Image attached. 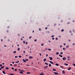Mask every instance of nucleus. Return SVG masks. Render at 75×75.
Here are the masks:
<instances>
[{
	"mask_svg": "<svg viewBox=\"0 0 75 75\" xmlns=\"http://www.w3.org/2000/svg\"><path fill=\"white\" fill-rule=\"evenodd\" d=\"M30 74V72H27V74Z\"/></svg>",
	"mask_w": 75,
	"mask_h": 75,
	"instance_id": "16",
	"label": "nucleus"
},
{
	"mask_svg": "<svg viewBox=\"0 0 75 75\" xmlns=\"http://www.w3.org/2000/svg\"><path fill=\"white\" fill-rule=\"evenodd\" d=\"M23 53H25V51H23Z\"/></svg>",
	"mask_w": 75,
	"mask_h": 75,
	"instance_id": "59",
	"label": "nucleus"
},
{
	"mask_svg": "<svg viewBox=\"0 0 75 75\" xmlns=\"http://www.w3.org/2000/svg\"><path fill=\"white\" fill-rule=\"evenodd\" d=\"M17 69H15V71H17Z\"/></svg>",
	"mask_w": 75,
	"mask_h": 75,
	"instance_id": "62",
	"label": "nucleus"
},
{
	"mask_svg": "<svg viewBox=\"0 0 75 75\" xmlns=\"http://www.w3.org/2000/svg\"><path fill=\"white\" fill-rule=\"evenodd\" d=\"M45 64H46L47 65H48V64L47 62L45 63Z\"/></svg>",
	"mask_w": 75,
	"mask_h": 75,
	"instance_id": "18",
	"label": "nucleus"
},
{
	"mask_svg": "<svg viewBox=\"0 0 75 75\" xmlns=\"http://www.w3.org/2000/svg\"><path fill=\"white\" fill-rule=\"evenodd\" d=\"M62 46V45H60V48H61Z\"/></svg>",
	"mask_w": 75,
	"mask_h": 75,
	"instance_id": "38",
	"label": "nucleus"
},
{
	"mask_svg": "<svg viewBox=\"0 0 75 75\" xmlns=\"http://www.w3.org/2000/svg\"><path fill=\"white\" fill-rule=\"evenodd\" d=\"M22 72V71H20V72H19V73L20 74H21Z\"/></svg>",
	"mask_w": 75,
	"mask_h": 75,
	"instance_id": "53",
	"label": "nucleus"
},
{
	"mask_svg": "<svg viewBox=\"0 0 75 75\" xmlns=\"http://www.w3.org/2000/svg\"><path fill=\"white\" fill-rule=\"evenodd\" d=\"M54 74L55 75H57L58 74V73H57L56 72H54Z\"/></svg>",
	"mask_w": 75,
	"mask_h": 75,
	"instance_id": "8",
	"label": "nucleus"
},
{
	"mask_svg": "<svg viewBox=\"0 0 75 75\" xmlns=\"http://www.w3.org/2000/svg\"><path fill=\"white\" fill-rule=\"evenodd\" d=\"M23 43L24 44V43H25V42L24 41H23Z\"/></svg>",
	"mask_w": 75,
	"mask_h": 75,
	"instance_id": "45",
	"label": "nucleus"
},
{
	"mask_svg": "<svg viewBox=\"0 0 75 75\" xmlns=\"http://www.w3.org/2000/svg\"><path fill=\"white\" fill-rule=\"evenodd\" d=\"M49 62H50V63L51 64H54V63L52 62L51 61H49Z\"/></svg>",
	"mask_w": 75,
	"mask_h": 75,
	"instance_id": "2",
	"label": "nucleus"
},
{
	"mask_svg": "<svg viewBox=\"0 0 75 75\" xmlns=\"http://www.w3.org/2000/svg\"><path fill=\"white\" fill-rule=\"evenodd\" d=\"M22 71L23 72H25V71H23V70H21V71Z\"/></svg>",
	"mask_w": 75,
	"mask_h": 75,
	"instance_id": "43",
	"label": "nucleus"
},
{
	"mask_svg": "<svg viewBox=\"0 0 75 75\" xmlns=\"http://www.w3.org/2000/svg\"><path fill=\"white\" fill-rule=\"evenodd\" d=\"M47 28H48L47 27L45 28V29H47Z\"/></svg>",
	"mask_w": 75,
	"mask_h": 75,
	"instance_id": "50",
	"label": "nucleus"
},
{
	"mask_svg": "<svg viewBox=\"0 0 75 75\" xmlns=\"http://www.w3.org/2000/svg\"><path fill=\"white\" fill-rule=\"evenodd\" d=\"M48 67V66H47L44 67V69H46V68H47Z\"/></svg>",
	"mask_w": 75,
	"mask_h": 75,
	"instance_id": "4",
	"label": "nucleus"
},
{
	"mask_svg": "<svg viewBox=\"0 0 75 75\" xmlns=\"http://www.w3.org/2000/svg\"><path fill=\"white\" fill-rule=\"evenodd\" d=\"M3 74H5L6 73L5 72V71H3Z\"/></svg>",
	"mask_w": 75,
	"mask_h": 75,
	"instance_id": "14",
	"label": "nucleus"
},
{
	"mask_svg": "<svg viewBox=\"0 0 75 75\" xmlns=\"http://www.w3.org/2000/svg\"><path fill=\"white\" fill-rule=\"evenodd\" d=\"M62 59L64 60L65 61V60H66V58L65 57H64Z\"/></svg>",
	"mask_w": 75,
	"mask_h": 75,
	"instance_id": "1",
	"label": "nucleus"
},
{
	"mask_svg": "<svg viewBox=\"0 0 75 75\" xmlns=\"http://www.w3.org/2000/svg\"><path fill=\"white\" fill-rule=\"evenodd\" d=\"M21 74H23V73L22 72Z\"/></svg>",
	"mask_w": 75,
	"mask_h": 75,
	"instance_id": "64",
	"label": "nucleus"
},
{
	"mask_svg": "<svg viewBox=\"0 0 75 75\" xmlns=\"http://www.w3.org/2000/svg\"><path fill=\"white\" fill-rule=\"evenodd\" d=\"M20 48H18V51H20Z\"/></svg>",
	"mask_w": 75,
	"mask_h": 75,
	"instance_id": "27",
	"label": "nucleus"
},
{
	"mask_svg": "<svg viewBox=\"0 0 75 75\" xmlns=\"http://www.w3.org/2000/svg\"><path fill=\"white\" fill-rule=\"evenodd\" d=\"M70 22H68V23H67V24H70Z\"/></svg>",
	"mask_w": 75,
	"mask_h": 75,
	"instance_id": "60",
	"label": "nucleus"
},
{
	"mask_svg": "<svg viewBox=\"0 0 75 75\" xmlns=\"http://www.w3.org/2000/svg\"><path fill=\"white\" fill-rule=\"evenodd\" d=\"M48 56V54H47L46 55V57H47Z\"/></svg>",
	"mask_w": 75,
	"mask_h": 75,
	"instance_id": "44",
	"label": "nucleus"
},
{
	"mask_svg": "<svg viewBox=\"0 0 75 75\" xmlns=\"http://www.w3.org/2000/svg\"><path fill=\"white\" fill-rule=\"evenodd\" d=\"M75 45V43H74L73 44V46H74Z\"/></svg>",
	"mask_w": 75,
	"mask_h": 75,
	"instance_id": "46",
	"label": "nucleus"
},
{
	"mask_svg": "<svg viewBox=\"0 0 75 75\" xmlns=\"http://www.w3.org/2000/svg\"><path fill=\"white\" fill-rule=\"evenodd\" d=\"M40 56H42V54L40 53Z\"/></svg>",
	"mask_w": 75,
	"mask_h": 75,
	"instance_id": "55",
	"label": "nucleus"
},
{
	"mask_svg": "<svg viewBox=\"0 0 75 75\" xmlns=\"http://www.w3.org/2000/svg\"><path fill=\"white\" fill-rule=\"evenodd\" d=\"M37 39L35 40H34V41H35V42H36V41H37Z\"/></svg>",
	"mask_w": 75,
	"mask_h": 75,
	"instance_id": "36",
	"label": "nucleus"
},
{
	"mask_svg": "<svg viewBox=\"0 0 75 75\" xmlns=\"http://www.w3.org/2000/svg\"><path fill=\"white\" fill-rule=\"evenodd\" d=\"M56 25V24H54V26H55Z\"/></svg>",
	"mask_w": 75,
	"mask_h": 75,
	"instance_id": "54",
	"label": "nucleus"
},
{
	"mask_svg": "<svg viewBox=\"0 0 75 75\" xmlns=\"http://www.w3.org/2000/svg\"><path fill=\"white\" fill-rule=\"evenodd\" d=\"M0 66L1 67H2V65L1 64H0Z\"/></svg>",
	"mask_w": 75,
	"mask_h": 75,
	"instance_id": "48",
	"label": "nucleus"
},
{
	"mask_svg": "<svg viewBox=\"0 0 75 75\" xmlns=\"http://www.w3.org/2000/svg\"><path fill=\"white\" fill-rule=\"evenodd\" d=\"M59 54V53L58 52H57L56 53V54Z\"/></svg>",
	"mask_w": 75,
	"mask_h": 75,
	"instance_id": "30",
	"label": "nucleus"
},
{
	"mask_svg": "<svg viewBox=\"0 0 75 75\" xmlns=\"http://www.w3.org/2000/svg\"><path fill=\"white\" fill-rule=\"evenodd\" d=\"M44 61H46V58H44Z\"/></svg>",
	"mask_w": 75,
	"mask_h": 75,
	"instance_id": "22",
	"label": "nucleus"
},
{
	"mask_svg": "<svg viewBox=\"0 0 75 75\" xmlns=\"http://www.w3.org/2000/svg\"><path fill=\"white\" fill-rule=\"evenodd\" d=\"M48 42H49V43H50L51 42V41H50V40H49V41Z\"/></svg>",
	"mask_w": 75,
	"mask_h": 75,
	"instance_id": "52",
	"label": "nucleus"
},
{
	"mask_svg": "<svg viewBox=\"0 0 75 75\" xmlns=\"http://www.w3.org/2000/svg\"><path fill=\"white\" fill-rule=\"evenodd\" d=\"M71 69V67H69L68 68V70H69Z\"/></svg>",
	"mask_w": 75,
	"mask_h": 75,
	"instance_id": "10",
	"label": "nucleus"
},
{
	"mask_svg": "<svg viewBox=\"0 0 75 75\" xmlns=\"http://www.w3.org/2000/svg\"><path fill=\"white\" fill-rule=\"evenodd\" d=\"M6 69H7V70H8V69H9V68H8V67H6Z\"/></svg>",
	"mask_w": 75,
	"mask_h": 75,
	"instance_id": "17",
	"label": "nucleus"
},
{
	"mask_svg": "<svg viewBox=\"0 0 75 75\" xmlns=\"http://www.w3.org/2000/svg\"><path fill=\"white\" fill-rule=\"evenodd\" d=\"M60 57H62V55H61L60 56Z\"/></svg>",
	"mask_w": 75,
	"mask_h": 75,
	"instance_id": "63",
	"label": "nucleus"
},
{
	"mask_svg": "<svg viewBox=\"0 0 75 75\" xmlns=\"http://www.w3.org/2000/svg\"><path fill=\"white\" fill-rule=\"evenodd\" d=\"M52 39L53 40H54V38H52Z\"/></svg>",
	"mask_w": 75,
	"mask_h": 75,
	"instance_id": "40",
	"label": "nucleus"
},
{
	"mask_svg": "<svg viewBox=\"0 0 75 75\" xmlns=\"http://www.w3.org/2000/svg\"><path fill=\"white\" fill-rule=\"evenodd\" d=\"M17 57H18V56H15V58H17Z\"/></svg>",
	"mask_w": 75,
	"mask_h": 75,
	"instance_id": "39",
	"label": "nucleus"
},
{
	"mask_svg": "<svg viewBox=\"0 0 75 75\" xmlns=\"http://www.w3.org/2000/svg\"><path fill=\"white\" fill-rule=\"evenodd\" d=\"M22 60L23 61V62H26V61H25V59H23Z\"/></svg>",
	"mask_w": 75,
	"mask_h": 75,
	"instance_id": "6",
	"label": "nucleus"
},
{
	"mask_svg": "<svg viewBox=\"0 0 75 75\" xmlns=\"http://www.w3.org/2000/svg\"><path fill=\"white\" fill-rule=\"evenodd\" d=\"M64 29H62L61 30V31L62 32H63L64 31Z\"/></svg>",
	"mask_w": 75,
	"mask_h": 75,
	"instance_id": "12",
	"label": "nucleus"
},
{
	"mask_svg": "<svg viewBox=\"0 0 75 75\" xmlns=\"http://www.w3.org/2000/svg\"><path fill=\"white\" fill-rule=\"evenodd\" d=\"M60 67L61 68H64V67L61 66Z\"/></svg>",
	"mask_w": 75,
	"mask_h": 75,
	"instance_id": "19",
	"label": "nucleus"
},
{
	"mask_svg": "<svg viewBox=\"0 0 75 75\" xmlns=\"http://www.w3.org/2000/svg\"><path fill=\"white\" fill-rule=\"evenodd\" d=\"M57 59H60V58H59L58 57H57Z\"/></svg>",
	"mask_w": 75,
	"mask_h": 75,
	"instance_id": "61",
	"label": "nucleus"
},
{
	"mask_svg": "<svg viewBox=\"0 0 75 75\" xmlns=\"http://www.w3.org/2000/svg\"><path fill=\"white\" fill-rule=\"evenodd\" d=\"M4 67H1V69H2L3 68H4Z\"/></svg>",
	"mask_w": 75,
	"mask_h": 75,
	"instance_id": "13",
	"label": "nucleus"
},
{
	"mask_svg": "<svg viewBox=\"0 0 75 75\" xmlns=\"http://www.w3.org/2000/svg\"><path fill=\"white\" fill-rule=\"evenodd\" d=\"M12 69L13 70L14 69V68L13 67H12Z\"/></svg>",
	"mask_w": 75,
	"mask_h": 75,
	"instance_id": "56",
	"label": "nucleus"
},
{
	"mask_svg": "<svg viewBox=\"0 0 75 75\" xmlns=\"http://www.w3.org/2000/svg\"><path fill=\"white\" fill-rule=\"evenodd\" d=\"M53 71H56V69H53Z\"/></svg>",
	"mask_w": 75,
	"mask_h": 75,
	"instance_id": "25",
	"label": "nucleus"
},
{
	"mask_svg": "<svg viewBox=\"0 0 75 75\" xmlns=\"http://www.w3.org/2000/svg\"><path fill=\"white\" fill-rule=\"evenodd\" d=\"M62 73L64 74H65V72H64V71H62Z\"/></svg>",
	"mask_w": 75,
	"mask_h": 75,
	"instance_id": "23",
	"label": "nucleus"
},
{
	"mask_svg": "<svg viewBox=\"0 0 75 75\" xmlns=\"http://www.w3.org/2000/svg\"><path fill=\"white\" fill-rule=\"evenodd\" d=\"M63 54V52H61V53H60V54Z\"/></svg>",
	"mask_w": 75,
	"mask_h": 75,
	"instance_id": "51",
	"label": "nucleus"
},
{
	"mask_svg": "<svg viewBox=\"0 0 75 75\" xmlns=\"http://www.w3.org/2000/svg\"><path fill=\"white\" fill-rule=\"evenodd\" d=\"M25 61H28V59H25Z\"/></svg>",
	"mask_w": 75,
	"mask_h": 75,
	"instance_id": "31",
	"label": "nucleus"
},
{
	"mask_svg": "<svg viewBox=\"0 0 75 75\" xmlns=\"http://www.w3.org/2000/svg\"><path fill=\"white\" fill-rule=\"evenodd\" d=\"M56 65L58 66L59 65V64H58L57 63L56 64Z\"/></svg>",
	"mask_w": 75,
	"mask_h": 75,
	"instance_id": "28",
	"label": "nucleus"
},
{
	"mask_svg": "<svg viewBox=\"0 0 75 75\" xmlns=\"http://www.w3.org/2000/svg\"><path fill=\"white\" fill-rule=\"evenodd\" d=\"M63 45H66V44L64 43V44H63Z\"/></svg>",
	"mask_w": 75,
	"mask_h": 75,
	"instance_id": "58",
	"label": "nucleus"
},
{
	"mask_svg": "<svg viewBox=\"0 0 75 75\" xmlns=\"http://www.w3.org/2000/svg\"><path fill=\"white\" fill-rule=\"evenodd\" d=\"M49 66L50 67H51V64H50Z\"/></svg>",
	"mask_w": 75,
	"mask_h": 75,
	"instance_id": "26",
	"label": "nucleus"
},
{
	"mask_svg": "<svg viewBox=\"0 0 75 75\" xmlns=\"http://www.w3.org/2000/svg\"><path fill=\"white\" fill-rule=\"evenodd\" d=\"M49 58H50V60H52V59H53V58H52V57H49Z\"/></svg>",
	"mask_w": 75,
	"mask_h": 75,
	"instance_id": "3",
	"label": "nucleus"
},
{
	"mask_svg": "<svg viewBox=\"0 0 75 75\" xmlns=\"http://www.w3.org/2000/svg\"><path fill=\"white\" fill-rule=\"evenodd\" d=\"M48 50H49V51H51V49H48Z\"/></svg>",
	"mask_w": 75,
	"mask_h": 75,
	"instance_id": "29",
	"label": "nucleus"
},
{
	"mask_svg": "<svg viewBox=\"0 0 75 75\" xmlns=\"http://www.w3.org/2000/svg\"><path fill=\"white\" fill-rule=\"evenodd\" d=\"M52 37H54V35H52L51 36Z\"/></svg>",
	"mask_w": 75,
	"mask_h": 75,
	"instance_id": "34",
	"label": "nucleus"
},
{
	"mask_svg": "<svg viewBox=\"0 0 75 75\" xmlns=\"http://www.w3.org/2000/svg\"><path fill=\"white\" fill-rule=\"evenodd\" d=\"M69 47V45H67V46H66V48H67V47Z\"/></svg>",
	"mask_w": 75,
	"mask_h": 75,
	"instance_id": "35",
	"label": "nucleus"
},
{
	"mask_svg": "<svg viewBox=\"0 0 75 75\" xmlns=\"http://www.w3.org/2000/svg\"><path fill=\"white\" fill-rule=\"evenodd\" d=\"M32 37L31 36H30L29 37V38L30 39Z\"/></svg>",
	"mask_w": 75,
	"mask_h": 75,
	"instance_id": "37",
	"label": "nucleus"
},
{
	"mask_svg": "<svg viewBox=\"0 0 75 75\" xmlns=\"http://www.w3.org/2000/svg\"><path fill=\"white\" fill-rule=\"evenodd\" d=\"M14 66L15 67H16V66H17V65L16 64H14Z\"/></svg>",
	"mask_w": 75,
	"mask_h": 75,
	"instance_id": "15",
	"label": "nucleus"
},
{
	"mask_svg": "<svg viewBox=\"0 0 75 75\" xmlns=\"http://www.w3.org/2000/svg\"><path fill=\"white\" fill-rule=\"evenodd\" d=\"M32 58H33V57H31V56H30V57H29V59H31Z\"/></svg>",
	"mask_w": 75,
	"mask_h": 75,
	"instance_id": "9",
	"label": "nucleus"
},
{
	"mask_svg": "<svg viewBox=\"0 0 75 75\" xmlns=\"http://www.w3.org/2000/svg\"><path fill=\"white\" fill-rule=\"evenodd\" d=\"M58 40V38H56V40Z\"/></svg>",
	"mask_w": 75,
	"mask_h": 75,
	"instance_id": "47",
	"label": "nucleus"
},
{
	"mask_svg": "<svg viewBox=\"0 0 75 75\" xmlns=\"http://www.w3.org/2000/svg\"><path fill=\"white\" fill-rule=\"evenodd\" d=\"M40 75H44V74L42 72L41 74H40Z\"/></svg>",
	"mask_w": 75,
	"mask_h": 75,
	"instance_id": "5",
	"label": "nucleus"
},
{
	"mask_svg": "<svg viewBox=\"0 0 75 75\" xmlns=\"http://www.w3.org/2000/svg\"><path fill=\"white\" fill-rule=\"evenodd\" d=\"M25 44H26V45H27V44H28V42H26Z\"/></svg>",
	"mask_w": 75,
	"mask_h": 75,
	"instance_id": "42",
	"label": "nucleus"
},
{
	"mask_svg": "<svg viewBox=\"0 0 75 75\" xmlns=\"http://www.w3.org/2000/svg\"><path fill=\"white\" fill-rule=\"evenodd\" d=\"M64 64L65 65L67 66L68 65V64H66L65 63Z\"/></svg>",
	"mask_w": 75,
	"mask_h": 75,
	"instance_id": "20",
	"label": "nucleus"
},
{
	"mask_svg": "<svg viewBox=\"0 0 75 75\" xmlns=\"http://www.w3.org/2000/svg\"><path fill=\"white\" fill-rule=\"evenodd\" d=\"M19 62V61H17V62H16V63H18Z\"/></svg>",
	"mask_w": 75,
	"mask_h": 75,
	"instance_id": "7",
	"label": "nucleus"
},
{
	"mask_svg": "<svg viewBox=\"0 0 75 75\" xmlns=\"http://www.w3.org/2000/svg\"><path fill=\"white\" fill-rule=\"evenodd\" d=\"M44 45V44H41V46H43Z\"/></svg>",
	"mask_w": 75,
	"mask_h": 75,
	"instance_id": "32",
	"label": "nucleus"
},
{
	"mask_svg": "<svg viewBox=\"0 0 75 75\" xmlns=\"http://www.w3.org/2000/svg\"><path fill=\"white\" fill-rule=\"evenodd\" d=\"M10 75H14V74H10Z\"/></svg>",
	"mask_w": 75,
	"mask_h": 75,
	"instance_id": "33",
	"label": "nucleus"
},
{
	"mask_svg": "<svg viewBox=\"0 0 75 75\" xmlns=\"http://www.w3.org/2000/svg\"><path fill=\"white\" fill-rule=\"evenodd\" d=\"M73 65L74 66V67H75V64H74V63L73 64Z\"/></svg>",
	"mask_w": 75,
	"mask_h": 75,
	"instance_id": "57",
	"label": "nucleus"
},
{
	"mask_svg": "<svg viewBox=\"0 0 75 75\" xmlns=\"http://www.w3.org/2000/svg\"><path fill=\"white\" fill-rule=\"evenodd\" d=\"M69 57H70L69 56H68V57L67 58L68 59V60H70V59H69Z\"/></svg>",
	"mask_w": 75,
	"mask_h": 75,
	"instance_id": "11",
	"label": "nucleus"
},
{
	"mask_svg": "<svg viewBox=\"0 0 75 75\" xmlns=\"http://www.w3.org/2000/svg\"><path fill=\"white\" fill-rule=\"evenodd\" d=\"M16 53V51H14L13 52V53Z\"/></svg>",
	"mask_w": 75,
	"mask_h": 75,
	"instance_id": "24",
	"label": "nucleus"
},
{
	"mask_svg": "<svg viewBox=\"0 0 75 75\" xmlns=\"http://www.w3.org/2000/svg\"><path fill=\"white\" fill-rule=\"evenodd\" d=\"M39 30L40 31H41V29L40 28H39Z\"/></svg>",
	"mask_w": 75,
	"mask_h": 75,
	"instance_id": "21",
	"label": "nucleus"
},
{
	"mask_svg": "<svg viewBox=\"0 0 75 75\" xmlns=\"http://www.w3.org/2000/svg\"><path fill=\"white\" fill-rule=\"evenodd\" d=\"M18 57L19 58H21V56H19Z\"/></svg>",
	"mask_w": 75,
	"mask_h": 75,
	"instance_id": "41",
	"label": "nucleus"
},
{
	"mask_svg": "<svg viewBox=\"0 0 75 75\" xmlns=\"http://www.w3.org/2000/svg\"><path fill=\"white\" fill-rule=\"evenodd\" d=\"M8 42H9V41H10V40H9V39H8Z\"/></svg>",
	"mask_w": 75,
	"mask_h": 75,
	"instance_id": "49",
	"label": "nucleus"
}]
</instances>
